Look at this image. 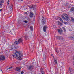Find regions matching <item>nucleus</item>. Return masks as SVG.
<instances>
[{"instance_id": "obj_41", "label": "nucleus", "mask_w": 74, "mask_h": 74, "mask_svg": "<svg viewBox=\"0 0 74 74\" xmlns=\"http://www.w3.org/2000/svg\"><path fill=\"white\" fill-rule=\"evenodd\" d=\"M72 39H73H73H74V38L73 37H72Z\"/></svg>"}, {"instance_id": "obj_38", "label": "nucleus", "mask_w": 74, "mask_h": 74, "mask_svg": "<svg viewBox=\"0 0 74 74\" xmlns=\"http://www.w3.org/2000/svg\"><path fill=\"white\" fill-rule=\"evenodd\" d=\"M51 56H53V58H54V56H53V55L51 54Z\"/></svg>"}, {"instance_id": "obj_22", "label": "nucleus", "mask_w": 74, "mask_h": 74, "mask_svg": "<svg viewBox=\"0 0 74 74\" xmlns=\"http://www.w3.org/2000/svg\"><path fill=\"white\" fill-rule=\"evenodd\" d=\"M43 69H42V68H41L40 69V71L41 72V73H42V72L44 73V71H43Z\"/></svg>"}, {"instance_id": "obj_32", "label": "nucleus", "mask_w": 74, "mask_h": 74, "mask_svg": "<svg viewBox=\"0 0 74 74\" xmlns=\"http://www.w3.org/2000/svg\"><path fill=\"white\" fill-rule=\"evenodd\" d=\"M53 27H54V28H55V29H56V26H55V25H53Z\"/></svg>"}, {"instance_id": "obj_40", "label": "nucleus", "mask_w": 74, "mask_h": 74, "mask_svg": "<svg viewBox=\"0 0 74 74\" xmlns=\"http://www.w3.org/2000/svg\"><path fill=\"white\" fill-rule=\"evenodd\" d=\"M56 64H57V61H56Z\"/></svg>"}, {"instance_id": "obj_35", "label": "nucleus", "mask_w": 74, "mask_h": 74, "mask_svg": "<svg viewBox=\"0 0 74 74\" xmlns=\"http://www.w3.org/2000/svg\"><path fill=\"white\" fill-rule=\"evenodd\" d=\"M3 11V9H0V11Z\"/></svg>"}, {"instance_id": "obj_33", "label": "nucleus", "mask_w": 74, "mask_h": 74, "mask_svg": "<svg viewBox=\"0 0 74 74\" xmlns=\"http://www.w3.org/2000/svg\"><path fill=\"white\" fill-rule=\"evenodd\" d=\"M9 2H10V1H9V0H8L7 3L8 5V4H9Z\"/></svg>"}, {"instance_id": "obj_4", "label": "nucleus", "mask_w": 74, "mask_h": 74, "mask_svg": "<svg viewBox=\"0 0 74 74\" xmlns=\"http://www.w3.org/2000/svg\"><path fill=\"white\" fill-rule=\"evenodd\" d=\"M27 69L28 70L31 71V70H33V69H34V66L33 65H31L29 66L28 67Z\"/></svg>"}, {"instance_id": "obj_12", "label": "nucleus", "mask_w": 74, "mask_h": 74, "mask_svg": "<svg viewBox=\"0 0 74 74\" xmlns=\"http://www.w3.org/2000/svg\"><path fill=\"white\" fill-rule=\"evenodd\" d=\"M11 48L12 49V50L14 51V50L15 49V47L14 45H13L12 46V47H11Z\"/></svg>"}, {"instance_id": "obj_34", "label": "nucleus", "mask_w": 74, "mask_h": 74, "mask_svg": "<svg viewBox=\"0 0 74 74\" xmlns=\"http://www.w3.org/2000/svg\"><path fill=\"white\" fill-rule=\"evenodd\" d=\"M24 22H25V23H27V21H25Z\"/></svg>"}, {"instance_id": "obj_31", "label": "nucleus", "mask_w": 74, "mask_h": 74, "mask_svg": "<svg viewBox=\"0 0 74 74\" xmlns=\"http://www.w3.org/2000/svg\"><path fill=\"white\" fill-rule=\"evenodd\" d=\"M24 74V72H23V71H21V74Z\"/></svg>"}, {"instance_id": "obj_39", "label": "nucleus", "mask_w": 74, "mask_h": 74, "mask_svg": "<svg viewBox=\"0 0 74 74\" xmlns=\"http://www.w3.org/2000/svg\"><path fill=\"white\" fill-rule=\"evenodd\" d=\"M54 62L55 63H56V60H55V59Z\"/></svg>"}, {"instance_id": "obj_8", "label": "nucleus", "mask_w": 74, "mask_h": 74, "mask_svg": "<svg viewBox=\"0 0 74 74\" xmlns=\"http://www.w3.org/2000/svg\"><path fill=\"white\" fill-rule=\"evenodd\" d=\"M58 30L60 34H63V30L61 29H58Z\"/></svg>"}, {"instance_id": "obj_6", "label": "nucleus", "mask_w": 74, "mask_h": 74, "mask_svg": "<svg viewBox=\"0 0 74 74\" xmlns=\"http://www.w3.org/2000/svg\"><path fill=\"white\" fill-rule=\"evenodd\" d=\"M4 1L3 0H0V8H2L3 3H4Z\"/></svg>"}, {"instance_id": "obj_27", "label": "nucleus", "mask_w": 74, "mask_h": 74, "mask_svg": "<svg viewBox=\"0 0 74 74\" xmlns=\"http://www.w3.org/2000/svg\"><path fill=\"white\" fill-rule=\"evenodd\" d=\"M64 24H65V25H66V24H68V23H68V22H64Z\"/></svg>"}, {"instance_id": "obj_18", "label": "nucleus", "mask_w": 74, "mask_h": 74, "mask_svg": "<svg viewBox=\"0 0 74 74\" xmlns=\"http://www.w3.org/2000/svg\"><path fill=\"white\" fill-rule=\"evenodd\" d=\"M70 18H71V21L72 22H74V18H73L72 17H70Z\"/></svg>"}, {"instance_id": "obj_16", "label": "nucleus", "mask_w": 74, "mask_h": 74, "mask_svg": "<svg viewBox=\"0 0 74 74\" xmlns=\"http://www.w3.org/2000/svg\"><path fill=\"white\" fill-rule=\"evenodd\" d=\"M16 71H20V70H21V68L17 67L16 68Z\"/></svg>"}, {"instance_id": "obj_14", "label": "nucleus", "mask_w": 74, "mask_h": 74, "mask_svg": "<svg viewBox=\"0 0 74 74\" xmlns=\"http://www.w3.org/2000/svg\"><path fill=\"white\" fill-rule=\"evenodd\" d=\"M30 18H32L33 16V13L32 12H30Z\"/></svg>"}, {"instance_id": "obj_29", "label": "nucleus", "mask_w": 74, "mask_h": 74, "mask_svg": "<svg viewBox=\"0 0 74 74\" xmlns=\"http://www.w3.org/2000/svg\"><path fill=\"white\" fill-rule=\"evenodd\" d=\"M62 28L63 30H64L65 32H66V29H65V28H64V27H63Z\"/></svg>"}, {"instance_id": "obj_13", "label": "nucleus", "mask_w": 74, "mask_h": 74, "mask_svg": "<svg viewBox=\"0 0 74 74\" xmlns=\"http://www.w3.org/2000/svg\"><path fill=\"white\" fill-rule=\"evenodd\" d=\"M60 40H61V41H64V38L63 37H60V39H59Z\"/></svg>"}, {"instance_id": "obj_2", "label": "nucleus", "mask_w": 74, "mask_h": 74, "mask_svg": "<svg viewBox=\"0 0 74 74\" xmlns=\"http://www.w3.org/2000/svg\"><path fill=\"white\" fill-rule=\"evenodd\" d=\"M64 16L66 18L64 17V16H61L62 18V19H63V20H64V21H66L68 23H70V22H71V20L69 18V16L67 14L65 13L64 14Z\"/></svg>"}, {"instance_id": "obj_36", "label": "nucleus", "mask_w": 74, "mask_h": 74, "mask_svg": "<svg viewBox=\"0 0 74 74\" xmlns=\"http://www.w3.org/2000/svg\"><path fill=\"white\" fill-rule=\"evenodd\" d=\"M58 49H56V52H58Z\"/></svg>"}, {"instance_id": "obj_43", "label": "nucleus", "mask_w": 74, "mask_h": 74, "mask_svg": "<svg viewBox=\"0 0 74 74\" xmlns=\"http://www.w3.org/2000/svg\"><path fill=\"white\" fill-rule=\"evenodd\" d=\"M73 59H74V57H73Z\"/></svg>"}, {"instance_id": "obj_21", "label": "nucleus", "mask_w": 74, "mask_h": 74, "mask_svg": "<svg viewBox=\"0 0 74 74\" xmlns=\"http://www.w3.org/2000/svg\"><path fill=\"white\" fill-rule=\"evenodd\" d=\"M14 44H15L16 45V44H19V41H16L15 42H14Z\"/></svg>"}, {"instance_id": "obj_42", "label": "nucleus", "mask_w": 74, "mask_h": 74, "mask_svg": "<svg viewBox=\"0 0 74 74\" xmlns=\"http://www.w3.org/2000/svg\"><path fill=\"white\" fill-rule=\"evenodd\" d=\"M43 56H44L45 57V55H44Z\"/></svg>"}, {"instance_id": "obj_9", "label": "nucleus", "mask_w": 74, "mask_h": 74, "mask_svg": "<svg viewBox=\"0 0 74 74\" xmlns=\"http://www.w3.org/2000/svg\"><path fill=\"white\" fill-rule=\"evenodd\" d=\"M69 73H70L71 74H73V73H72V71H73V69H70V68H69Z\"/></svg>"}, {"instance_id": "obj_24", "label": "nucleus", "mask_w": 74, "mask_h": 74, "mask_svg": "<svg viewBox=\"0 0 74 74\" xmlns=\"http://www.w3.org/2000/svg\"><path fill=\"white\" fill-rule=\"evenodd\" d=\"M25 40H27V39H28V36H26L25 37Z\"/></svg>"}, {"instance_id": "obj_11", "label": "nucleus", "mask_w": 74, "mask_h": 74, "mask_svg": "<svg viewBox=\"0 0 74 74\" xmlns=\"http://www.w3.org/2000/svg\"><path fill=\"white\" fill-rule=\"evenodd\" d=\"M18 42H19V43H22V44H23V41L22 40V39L21 38H20L18 40Z\"/></svg>"}, {"instance_id": "obj_17", "label": "nucleus", "mask_w": 74, "mask_h": 74, "mask_svg": "<svg viewBox=\"0 0 74 74\" xmlns=\"http://www.w3.org/2000/svg\"><path fill=\"white\" fill-rule=\"evenodd\" d=\"M58 23L60 26H62V25H63V24H62V23H60V22H59V21L58 22Z\"/></svg>"}, {"instance_id": "obj_37", "label": "nucleus", "mask_w": 74, "mask_h": 74, "mask_svg": "<svg viewBox=\"0 0 74 74\" xmlns=\"http://www.w3.org/2000/svg\"><path fill=\"white\" fill-rule=\"evenodd\" d=\"M42 74H45V73H44V72H42Z\"/></svg>"}, {"instance_id": "obj_44", "label": "nucleus", "mask_w": 74, "mask_h": 74, "mask_svg": "<svg viewBox=\"0 0 74 74\" xmlns=\"http://www.w3.org/2000/svg\"><path fill=\"white\" fill-rule=\"evenodd\" d=\"M21 0V1H22V0Z\"/></svg>"}, {"instance_id": "obj_10", "label": "nucleus", "mask_w": 74, "mask_h": 74, "mask_svg": "<svg viewBox=\"0 0 74 74\" xmlns=\"http://www.w3.org/2000/svg\"><path fill=\"white\" fill-rule=\"evenodd\" d=\"M43 31L45 32H46V30H47V27L46 26H44L43 28Z\"/></svg>"}, {"instance_id": "obj_1", "label": "nucleus", "mask_w": 74, "mask_h": 74, "mask_svg": "<svg viewBox=\"0 0 74 74\" xmlns=\"http://www.w3.org/2000/svg\"><path fill=\"white\" fill-rule=\"evenodd\" d=\"M13 58H18V59L19 60H22V54L21 53V51H16L13 54Z\"/></svg>"}, {"instance_id": "obj_3", "label": "nucleus", "mask_w": 74, "mask_h": 74, "mask_svg": "<svg viewBox=\"0 0 74 74\" xmlns=\"http://www.w3.org/2000/svg\"><path fill=\"white\" fill-rule=\"evenodd\" d=\"M5 59V57L4 55H0V61L4 60Z\"/></svg>"}, {"instance_id": "obj_19", "label": "nucleus", "mask_w": 74, "mask_h": 74, "mask_svg": "<svg viewBox=\"0 0 74 74\" xmlns=\"http://www.w3.org/2000/svg\"><path fill=\"white\" fill-rule=\"evenodd\" d=\"M59 19L61 22H62V23H63V19H62L60 17L59 18Z\"/></svg>"}, {"instance_id": "obj_28", "label": "nucleus", "mask_w": 74, "mask_h": 74, "mask_svg": "<svg viewBox=\"0 0 74 74\" xmlns=\"http://www.w3.org/2000/svg\"><path fill=\"white\" fill-rule=\"evenodd\" d=\"M62 28L63 30H64L65 32H66V29H65V28H64V27H63Z\"/></svg>"}, {"instance_id": "obj_26", "label": "nucleus", "mask_w": 74, "mask_h": 74, "mask_svg": "<svg viewBox=\"0 0 74 74\" xmlns=\"http://www.w3.org/2000/svg\"><path fill=\"white\" fill-rule=\"evenodd\" d=\"M30 29L31 31H33V27L32 26L30 27Z\"/></svg>"}, {"instance_id": "obj_7", "label": "nucleus", "mask_w": 74, "mask_h": 74, "mask_svg": "<svg viewBox=\"0 0 74 74\" xmlns=\"http://www.w3.org/2000/svg\"><path fill=\"white\" fill-rule=\"evenodd\" d=\"M36 8V5H32L30 6V8L31 9H33V10H34L35 8Z\"/></svg>"}, {"instance_id": "obj_23", "label": "nucleus", "mask_w": 74, "mask_h": 74, "mask_svg": "<svg viewBox=\"0 0 74 74\" xmlns=\"http://www.w3.org/2000/svg\"><path fill=\"white\" fill-rule=\"evenodd\" d=\"M60 37L59 36H56V38L57 39H58V40H59L60 38Z\"/></svg>"}, {"instance_id": "obj_15", "label": "nucleus", "mask_w": 74, "mask_h": 74, "mask_svg": "<svg viewBox=\"0 0 74 74\" xmlns=\"http://www.w3.org/2000/svg\"><path fill=\"white\" fill-rule=\"evenodd\" d=\"M12 6H13L12 4V3H11V6H8V8L9 9H11V8L12 7Z\"/></svg>"}, {"instance_id": "obj_5", "label": "nucleus", "mask_w": 74, "mask_h": 74, "mask_svg": "<svg viewBox=\"0 0 74 74\" xmlns=\"http://www.w3.org/2000/svg\"><path fill=\"white\" fill-rule=\"evenodd\" d=\"M41 21L43 25H44L46 23V21H45V20L44 19V17L42 16Z\"/></svg>"}, {"instance_id": "obj_20", "label": "nucleus", "mask_w": 74, "mask_h": 74, "mask_svg": "<svg viewBox=\"0 0 74 74\" xmlns=\"http://www.w3.org/2000/svg\"><path fill=\"white\" fill-rule=\"evenodd\" d=\"M70 11H74V8L72 7L71 8Z\"/></svg>"}, {"instance_id": "obj_30", "label": "nucleus", "mask_w": 74, "mask_h": 74, "mask_svg": "<svg viewBox=\"0 0 74 74\" xmlns=\"http://www.w3.org/2000/svg\"><path fill=\"white\" fill-rule=\"evenodd\" d=\"M24 13L25 14H26V15H28V14H27V12H24Z\"/></svg>"}, {"instance_id": "obj_25", "label": "nucleus", "mask_w": 74, "mask_h": 74, "mask_svg": "<svg viewBox=\"0 0 74 74\" xmlns=\"http://www.w3.org/2000/svg\"><path fill=\"white\" fill-rule=\"evenodd\" d=\"M12 66L9 68H8V70H11L12 69Z\"/></svg>"}]
</instances>
